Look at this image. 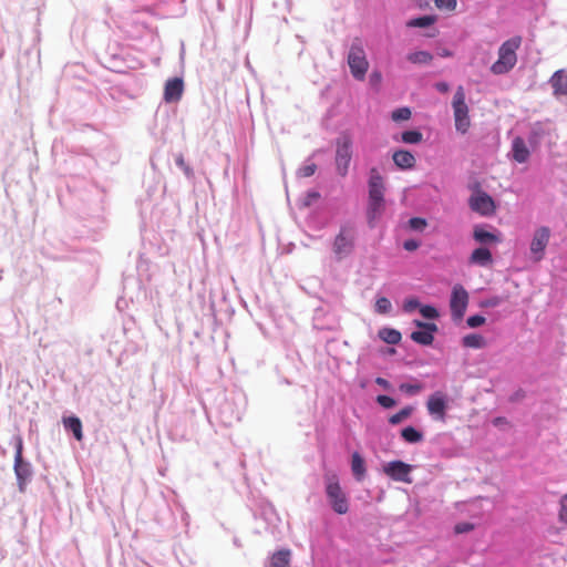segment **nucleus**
Here are the masks:
<instances>
[{
  "label": "nucleus",
  "instance_id": "nucleus-43",
  "mask_svg": "<svg viewBox=\"0 0 567 567\" xmlns=\"http://www.w3.org/2000/svg\"><path fill=\"white\" fill-rule=\"evenodd\" d=\"M392 303L386 297H380L375 301V311L382 315H386L391 311Z\"/></svg>",
  "mask_w": 567,
  "mask_h": 567
},
{
  "label": "nucleus",
  "instance_id": "nucleus-9",
  "mask_svg": "<svg viewBox=\"0 0 567 567\" xmlns=\"http://www.w3.org/2000/svg\"><path fill=\"white\" fill-rule=\"evenodd\" d=\"M549 227L540 226L535 229L529 244L530 260H533L534 262H539L544 259L545 251L549 243Z\"/></svg>",
  "mask_w": 567,
  "mask_h": 567
},
{
  "label": "nucleus",
  "instance_id": "nucleus-14",
  "mask_svg": "<svg viewBox=\"0 0 567 567\" xmlns=\"http://www.w3.org/2000/svg\"><path fill=\"white\" fill-rule=\"evenodd\" d=\"M412 471V466L401 460H395L388 462L383 466V472L396 482L411 483L412 480L410 477V473Z\"/></svg>",
  "mask_w": 567,
  "mask_h": 567
},
{
  "label": "nucleus",
  "instance_id": "nucleus-38",
  "mask_svg": "<svg viewBox=\"0 0 567 567\" xmlns=\"http://www.w3.org/2000/svg\"><path fill=\"white\" fill-rule=\"evenodd\" d=\"M10 444L14 447V461L23 460V440L21 435H13L11 437Z\"/></svg>",
  "mask_w": 567,
  "mask_h": 567
},
{
  "label": "nucleus",
  "instance_id": "nucleus-7",
  "mask_svg": "<svg viewBox=\"0 0 567 567\" xmlns=\"http://www.w3.org/2000/svg\"><path fill=\"white\" fill-rule=\"evenodd\" d=\"M326 495L332 511L339 515H343L349 511V501L343 493L338 481H328L326 484Z\"/></svg>",
  "mask_w": 567,
  "mask_h": 567
},
{
  "label": "nucleus",
  "instance_id": "nucleus-24",
  "mask_svg": "<svg viewBox=\"0 0 567 567\" xmlns=\"http://www.w3.org/2000/svg\"><path fill=\"white\" fill-rule=\"evenodd\" d=\"M545 134L546 131L540 123H536L535 125H533L527 135L528 146L533 151H536L542 145Z\"/></svg>",
  "mask_w": 567,
  "mask_h": 567
},
{
  "label": "nucleus",
  "instance_id": "nucleus-59",
  "mask_svg": "<svg viewBox=\"0 0 567 567\" xmlns=\"http://www.w3.org/2000/svg\"><path fill=\"white\" fill-rule=\"evenodd\" d=\"M147 3H146V7H150V6H153V4H157V3H166L165 1H155V2H151V1H147L145 0Z\"/></svg>",
  "mask_w": 567,
  "mask_h": 567
},
{
  "label": "nucleus",
  "instance_id": "nucleus-41",
  "mask_svg": "<svg viewBox=\"0 0 567 567\" xmlns=\"http://www.w3.org/2000/svg\"><path fill=\"white\" fill-rule=\"evenodd\" d=\"M321 198V194L316 189H309L302 200L301 206L302 207H311L316 202H318Z\"/></svg>",
  "mask_w": 567,
  "mask_h": 567
},
{
  "label": "nucleus",
  "instance_id": "nucleus-61",
  "mask_svg": "<svg viewBox=\"0 0 567 567\" xmlns=\"http://www.w3.org/2000/svg\"><path fill=\"white\" fill-rule=\"evenodd\" d=\"M166 529H167V530H172V532H174V530H175V527H174L173 525H168V526H166Z\"/></svg>",
  "mask_w": 567,
  "mask_h": 567
},
{
  "label": "nucleus",
  "instance_id": "nucleus-55",
  "mask_svg": "<svg viewBox=\"0 0 567 567\" xmlns=\"http://www.w3.org/2000/svg\"><path fill=\"white\" fill-rule=\"evenodd\" d=\"M467 505L468 502H457L455 503V508L461 513H465L467 512Z\"/></svg>",
  "mask_w": 567,
  "mask_h": 567
},
{
  "label": "nucleus",
  "instance_id": "nucleus-54",
  "mask_svg": "<svg viewBox=\"0 0 567 567\" xmlns=\"http://www.w3.org/2000/svg\"><path fill=\"white\" fill-rule=\"evenodd\" d=\"M375 383L386 391L392 389V384L390 383V381L382 377H378L375 379Z\"/></svg>",
  "mask_w": 567,
  "mask_h": 567
},
{
  "label": "nucleus",
  "instance_id": "nucleus-53",
  "mask_svg": "<svg viewBox=\"0 0 567 567\" xmlns=\"http://www.w3.org/2000/svg\"><path fill=\"white\" fill-rule=\"evenodd\" d=\"M434 87L437 92L444 94L450 91V84L446 81H439L434 84Z\"/></svg>",
  "mask_w": 567,
  "mask_h": 567
},
{
  "label": "nucleus",
  "instance_id": "nucleus-29",
  "mask_svg": "<svg viewBox=\"0 0 567 567\" xmlns=\"http://www.w3.org/2000/svg\"><path fill=\"white\" fill-rule=\"evenodd\" d=\"M291 553L289 549H280L274 553L269 565L266 567H289Z\"/></svg>",
  "mask_w": 567,
  "mask_h": 567
},
{
  "label": "nucleus",
  "instance_id": "nucleus-42",
  "mask_svg": "<svg viewBox=\"0 0 567 567\" xmlns=\"http://www.w3.org/2000/svg\"><path fill=\"white\" fill-rule=\"evenodd\" d=\"M375 402L385 410L393 409L398 404V401L388 394L377 395Z\"/></svg>",
  "mask_w": 567,
  "mask_h": 567
},
{
  "label": "nucleus",
  "instance_id": "nucleus-46",
  "mask_svg": "<svg viewBox=\"0 0 567 567\" xmlns=\"http://www.w3.org/2000/svg\"><path fill=\"white\" fill-rule=\"evenodd\" d=\"M503 302V298L499 296H492L480 302L481 308H495Z\"/></svg>",
  "mask_w": 567,
  "mask_h": 567
},
{
  "label": "nucleus",
  "instance_id": "nucleus-13",
  "mask_svg": "<svg viewBox=\"0 0 567 567\" xmlns=\"http://www.w3.org/2000/svg\"><path fill=\"white\" fill-rule=\"evenodd\" d=\"M472 237L480 244V246L484 247H487L488 245H496L502 241L501 233L494 227L485 224L475 225Z\"/></svg>",
  "mask_w": 567,
  "mask_h": 567
},
{
  "label": "nucleus",
  "instance_id": "nucleus-20",
  "mask_svg": "<svg viewBox=\"0 0 567 567\" xmlns=\"http://www.w3.org/2000/svg\"><path fill=\"white\" fill-rule=\"evenodd\" d=\"M313 328L317 330H334L337 322L333 317L329 316L324 308L319 307L315 310L312 318Z\"/></svg>",
  "mask_w": 567,
  "mask_h": 567
},
{
  "label": "nucleus",
  "instance_id": "nucleus-32",
  "mask_svg": "<svg viewBox=\"0 0 567 567\" xmlns=\"http://www.w3.org/2000/svg\"><path fill=\"white\" fill-rule=\"evenodd\" d=\"M462 346L478 350L486 347V340L480 333H468L462 338Z\"/></svg>",
  "mask_w": 567,
  "mask_h": 567
},
{
  "label": "nucleus",
  "instance_id": "nucleus-26",
  "mask_svg": "<svg viewBox=\"0 0 567 567\" xmlns=\"http://www.w3.org/2000/svg\"><path fill=\"white\" fill-rule=\"evenodd\" d=\"M63 425L64 429L73 434V436L80 441L83 437V431H82V422L81 420L75 416H65L63 417Z\"/></svg>",
  "mask_w": 567,
  "mask_h": 567
},
{
  "label": "nucleus",
  "instance_id": "nucleus-18",
  "mask_svg": "<svg viewBox=\"0 0 567 567\" xmlns=\"http://www.w3.org/2000/svg\"><path fill=\"white\" fill-rule=\"evenodd\" d=\"M117 47H109L103 55L105 68L114 72H123L124 59Z\"/></svg>",
  "mask_w": 567,
  "mask_h": 567
},
{
  "label": "nucleus",
  "instance_id": "nucleus-5",
  "mask_svg": "<svg viewBox=\"0 0 567 567\" xmlns=\"http://www.w3.org/2000/svg\"><path fill=\"white\" fill-rule=\"evenodd\" d=\"M452 107L454 112L455 130L461 134H466L471 120L468 115V106L465 102V93L462 86H458L452 100Z\"/></svg>",
  "mask_w": 567,
  "mask_h": 567
},
{
  "label": "nucleus",
  "instance_id": "nucleus-49",
  "mask_svg": "<svg viewBox=\"0 0 567 567\" xmlns=\"http://www.w3.org/2000/svg\"><path fill=\"white\" fill-rule=\"evenodd\" d=\"M316 171L317 165L315 163H309L298 169V175L301 177H310L316 173Z\"/></svg>",
  "mask_w": 567,
  "mask_h": 567
},
{
  "label": "nucleus",
  "instance_id": "nucleus-44",
  "mask_svg": "<svg viewBox=\"0 0 567 567\" xmlns=\"http://www.w3.org/2000/svg\"><path fill=\"white\" fill-rule=\"evenodd\" d=\"M485 322H486V318L483 315H480V313L471 315L466 319V324L471 329L480 328Z\"/></svg>",
  "mask_w": 567,
  "mask_h": 567
},
{
  "label": "nucleus",
  "instance_id": "nucleus-35",
  "mask_svg": "<svg viewBox=\"0 0 567 567\" xmlns=\"http://www.w3.org/2000/svg\"><path fill=\"white\" fill-rule=\"evenodd\" d=\"M419 312L421 317L427 321L437 320L440 318V311L434 305L421 303Z\"/></svg>",
  "mask_w": 567,
  "mask_h": 567
},
{
  "label": "nucleus",
  "instance_id": "nucleus-3",
  "mask_svg": "<svg viewBox=\"0 0 567 567\" xmlns=\"http://www.w3.org/2000/svg\"><path fill=\"white\" fill-rule=\"evenodd\" d=\"M355 246V227L348 221L340 226L339 233L334 237L332 251L337 260H341L352 254Z\"/></svg>",
  "mask_w": 567,
  "mask_h": 567
},
{
  "label": "nucleus",
  "instance_id": "nucleus-8",
  "mask_svg": "<svg viewBox=\"0 0 567 567\" xmlns=\"http://www.w3.org/2000/svg\"><path fill=\"white\" fill-rule=\"evenodd\" d=\"M468 299V292L461 284L453 286L450 296V310L453 321L457 322L464 318Z\"/></svg>",
  "mask_w": 567,
  "mask_h": 567
},
{
  "label": "nucleus",
  "instance_id": "nucleus-10",
  "mask_svg": "<svg viewBox=\"0 0 567 567\" xmlns=\"http://www.w3.org/2000/svg\"><path fill=\"white\" fill-rule=\"evenodd\" d=\"M413 324L416 327V330L412 331L410 334L411 340L420 346H431L439 330L437 324L419 319H414Z\"/></svg>",
  "mask_w": 567,
  "mask_h": 567
},
{
  "label": "nucleus",
  "instance_id": "nucleus-28",
  "mask_svg": "<svg viewBox=\"0 0 567 567\" xmlns=\"http://www.w3.org/2000/svg\"><path fill=\"white\" fill-rule=\"evenodd\" d=\"M379 338L388 344L395 346L400 343L402 334L394 328L384 327L379 330Z\"/></svg>",
  "mask_w": 567,
  "mask_h": 567
},
{
  "label": "nucleus",
  "instance_id": "nucleus-37",
  "mask_svg": "<svg viewBox=\"0 0 567 567\" xmlns=\"http://www.w3.org/2000/svg\"><path fill=\"white\" fill-rule=\"evenodd\" d=\"M420 306L421 301L419 300V298L415 296H410L403 300L402 310L405 313H412L415 310H419Z\"/></svg>",
  "mask_w": 567,
  "mask_h": 567
},
{
  "label": "nucleus",
  "instance_id": "nucleus-19",
  "mask_svg": "<svg viewBox=\"0 0 567 567\" xmlns=\"http://www.w3.org/2000/svg\"><path fill=\"white\" fill-rule=\"evenodd\" d=\"M493 254L489 248L478 246L471 252L468 264L480 267H489L493 264Z\"/></svg>",
  "mask_w": 567,
  "mask_h": 567
},
{
  "label": "nucleus",
  "instance_id": "nucleus-30",
  "mask_svg": "<svg viewBox=\"0 0 567 567\" xmlns=\"http://www.w3.org/2000/svg\"><path fill=\"white\" fill-rule=\"evenodd\" d=\"M436 21L435 16L432 14H422L414 18H411L406 21L408 28H420L426 29L433 25Z\"/></svg>",
  "mask_w": 567,
  "mask_h": 567
},
{
  "label": "nucleus",
  "instance_id": "nucleus-2",
  "mask_svg": "<svg viewBox=\"0 0 567 567\" xmlns=\"http://www.w3.org/2000/svg\"><path fill=\"white\" fill-rule=\"evenodd\" d=\"M247 405L246 395L240 390L230 391L224 396L217 406V417L225 426H231L239 422Z\"/></svg>",
  "mask_w": 567,
  "mask_h": 567
},
{
  "label": "nucleus",
  "instance_id": "nucleus-34",
  "mask_svg": "<svg viewBox=\"0 0 567 567\" xmlns=\"http://www.w3.org/2000/svg\"><path fill=\"white\" fill-rule=\"evenodd\" d=\"M515 64L516 63H514V61H508V60L505 61V60L497 59V61H495L492 64L491 71H492V73H494L496 75L506 74L515 66Z\"/></svg>",
  "mask_w": 567,
  "mask_h": 567
},
{
  "label": "nucleus",
  "instance_id": "nucleus-56",
  "mask_svg": "<svg viewBox=\"0 0 567 567\" xmlns=\"http://www.w3.org/2000/svg\"><path fill=\"white\" fill-rule=\"evenodd\" d=\"M523 395H524L523 391H522V390H519V391H517V392H515V393L513 394V396L511 398V400H512V401H516V400H518L519 398H522Z\"/></svg>",
  "mask_w": 567,
  "mask_h": 567
},
{
  "label": "nucleus",
  "instance_id": "nucleus-58",
  "mask_svg": "<svg viewBox=\"0 0 567 567\" xmlns=\"http://www.w3.org/2000/svg\"><path fill=\"white\" fill-rule=\"evenodd\" d=\"M380 79H381V74H380V73H378V72H373V73L371 74V81H373V80H380Z\"/></svg>",
  "mask_w": 567,
  "mask_h": 567
},
{
  "label": "nucleus",
  "instance_id": "nucleus-27",
  "mask_svg": "<svg viewBox=\"0 0 567 567\" xmlns=\"http://www.w3.org/2000/svg\"><path fill=\"white\" fill-rule=\"evenodd\" d=\"M394 140L404 144L416 145L423 141V134L419 128H410L403 131L400 137H394Z\"/></svg>",
  "mask_w": 567,
  "mask_h": 567
},
{
  "label": "nucleus",
  "instance_id": "nucleus-17",
  "mask_svg": "<svg viewBox=\"0 0 567 567\" xmlns=\"http://www.w3.org/2000/svg\"><path fill=\"white\" fill-rule=\"evenodd\" d=\"M522 44V38L519 35H515L508 40H506L498 50V59L501 60H508L514 61V63L517 62V55L516 50Z\"/></svg>",
  "mask_w": 567,
  "mask_h": 567
},
{
  "label": "nucleus",
  "instance_id": "nucleus-60",
  "mask_svg": "<svg viewBox=\"0 0 567 567\" xmlns=\"http://www.w3.org/2000/svg\"><path fill=\"white\" fill-rule=\"evenodd\" d=\"M442 55H443V56H451V55H452V53H451L450 51L445 50V51L443 52V54H442Z\"/></svg>",
  "mask_w": 567,
  "mask_h": 567
},
{
  "label": "nucleus",
  "instance_id": "nucleus-1",
  "mask_svg": "<svg viewBox=\"0 0 567 567\" xmlns=\"http://www.w3.org/2000/svg\"><path fill=\"white\" fill-rule=\"evenodd\" d=\"M385 209V183L384 178L377 167L369 169L368 176V203H367V223L370 228H374L377 221L381 218Z\"/></svg>",
  "mask_w": 567,
  "mask_h": 567
},
{
  "label": "nucleus",
  "instance_id": "nucleus-50",
  "mask_svg": "<svg viewBox=\"0 0 567 567\" xmlns=\"http://www.w3.org/2000/svg\"><path fill=\"white\" fill-rule=\"evenodd\" d=\"M402 246L406 251H415L421 246V241L415 238H409L403 241Z\"/></svg>",
  "mask_w": 567,
  "mask_h": 567
},
{
  "label": "nucleus",
  "instance_id": "nucleus-4",
  "mask_svg": "<svg viewBox=\"0 0 567 567\" xmlns=\"http://www.w3.org/2000/svg\"><path fill=\"white\" fill-rule=\"evenodd\" d=\"M352 137L348 133H342L336 140V169L342 177L347 176L349 171L352 158Z\"/></svg>",
  "mask_w": 567,
  "mask_h": 567
},
{
  "label": "nucleus",
  "instance_id": "nucleus-47",
  "mask_svg": "<svg viewBox=\"0 0 567 567\" xmlns=\"http://www.w3.org/2000/svg\"><path fill=\"white\" fill-rule=\"evenodd\" d=\"M558 517L563 524L567 525V493L559 501Z\"/></svg>",
  "mask_w": 567,
  "mask_h": 567
},
{
  "label": "nucleus",
  "instance_id": "nucleus-21",
  "mask_svg": "<svg viewBox=\"0 0 567 567\" xmlns=\"http://www.w3.org/2000/svg\"><path fill=\"white\" fill-rule=\"evenodd\" d=\"M392 159L394 165L400 171H409L414 168L416 159L412 152L403 148H399L393 152Z\"/></svg>",
  "mask_w": 567,
  "mask_h": 567
},
{
  "label": "nucleus",
  "instance_id": "nucleus-52",
  "mask_svg": "<svg viewBox=\"0 0 567 567\" xmlns=\"http://www.w3.org/2000/svg\"><path fill=\"white\" fill-rule=\"evenodd\" d=\"M130 22H135V19H134L133 16H130L127 18L122 17L120 19V21H116V23L118 24V28L122 29L125 32H130L128 31Z\"/></svg>",
  "mask_w": 567,
  "mask_h": 567
},
{
  "label": "nucleus",
  "instance_id": "nucleus-51",
  "mask_svg": "<svg viewBox=\"0 0 567 567\" xmlns=\"http://www.w3.org/2000/svg\"><path fill=\"white\" fill-rule=\"evenodd\" d=\"M176 165L183 169V172L185 173V175L187 177H190L193 175V171L192 168L185 163L183 156H178L175 161Z\"/></svg>",
  "mask_w": 567,
  "mask_h": 567
},
{
  "label": "nucleus",
  "instance_id": "nucleus-22",
  "mask_svg": "<svg viewBox=\"0 0 567 567\" xmlns=\"http://www.w3.org/2000/svg\"><path fill=\"white\" fill-rule=\"evenodd\" d=\"M529 155V146L526 144L525 140L520 136H516L512 142L513 159L519 164H524L528 161Z\"/></svg>",
  "mask_w": 567,
  "mask_h": 567
},
{
  "label": "nucleus",
  "instance_id": "nucleus-39",
  "mask_svg": "<svg viewBox=\"0 0 567 567\" xmlns=\"http://www.w3.org/2000/svg\"><path fill=\"white\" fill-rule=\"evenodd\" d=\"M427 226V220L423 217H411L408 220V227L412 231L421 233L423 231Z\"/></svg>",
  "mask_w": 567,
  "mask_h": 567
},
{
  "label": "nucleus",
  "instance_id": "nucleus-33",
  "mask_svg": "<svg viewBox=\"0 0 567 567\" xmlns=\"http://www.w3.org/2000/svg\"><path fill=\"white\" fill-rule=\"evenodd\" d=\"M413 411H414V408L412 405H405L400 411L392 414L389 417L388 422L391 425H399L402 422H404L406 419H409L412 415Z\"/></svg>",
  "mask_w": 567,
  "mask_h": 567
},
{
  "label": "nucleus",
  "instance_id": "nucleus-15",
  "mask_svg": "<svg viewBox=\"0 0 567 567\" xmlns=\"http://www.w3.org/2000/svg\"><path fill=\"white\" fill-rule=\"evenodd\" d=\"M13 471L17 478L18 488L21 493H23L31 483L33 477V467L31 463L23 458L19 461H14Z\"/></svg>",
  "mask_w": 567,
  "mask_h": 567
},
{
  "label": "nucleus",
  "instance_id": "nucleus-11",
  "mask_svg": "<svg viewBox=\"0 0 567 567\" xmlns=\"http://www.w3.org/2000/svg\"><path fill=\"white\" fill-rule=\"evenodd\" d=\"M348 64L351 74L357 80H363L368 71V61L362 48L352 45L348 54Z\"/></svg>",
  "mask_w": 567,
  "mask_h": 567
},
{
  "label": "nucleus",
  "instance_id": "nucleus-16",
  "mask_svg": "<svg viewBox=\"0 0 567 567\" xmlns=\"http://www.w3.org/2000/svg\"><path fill=\"white\" fill-rule=\"evenodd\" d=\"M183 92V79L178 76L171 78L165 82L163 100L166 103H177L182 99Z\"/></svg>",
  "mask_w": 567,
  "mask_h": 567
},
{
  "label": "nucleus",
  "instance_id": "nucleus-25",
  "mask_svg": "<svg viewBox=\"0 0 567 567\" xmlns=\"http://www.w3.org/2000/svg\"><path fill=\"white\" fill-rule=\"evenodd\" d=\"M401 439L408 444H416L423 441L424 434L413 425L404 426L400 432Z\"/></svg>",
  "mask_w": 567,
  "mask_h": 567
},
{
  "label": "nucleus",
  "instance_id": "nucleus-12",
  "mask_svg": "<svg viewBox=\"0 0 567 567\" xmlns=\"http://www.w3.org/2000/svg\"><path fill=\"white\" fill-rule=\"evenodd\" d=\"M449 408V396L442 391H435L427 398V412L435 420L444 421Z\"/></svg>",
  "mask_w": 567,
  "mask_h": 567
},
{
  "label": "nucleus",
  "instance_id": "nucleus-36",
  "mask_svg": "<svg viewBox=\"0 0 567 567\" xmlns=\"http://www.w3.org/2000/svg\"><path fill=\"white\" fill-rule=\"evenodd\" d=\"M412 116L411 109L409 106H401L392 111L391 118L392 121L400 123L404 121H409Z\"/></svg>",
  "mask_w": 567,
  "mask_h": 567
},
{
  "label": "nucleus",
  "instance_id": "nucleus-57",
  "mask_svg": "<svg viewBox=\"0 0 567 567\" xmlns=\"http://www.w3.org/2000/svg\"><path fill=\"white\" fill-rule=\"evenodd\" d=\"M182 519L184 520L185 525L188 524V514L182 508Z\"/></svg>",
  "mask_w": 567,
  "mask_h": 567
},
{
  "label": "nucleus",
  "instance_id": "nucleus-31",
  "mask_svg": "<svg viewBox=\"0 0 567 567\" xmlns=\"http://www.w3.org/2000/svg\"><path fill=\"white\" fill-rule=\"evenodd\" d=\"M406 60L412 64L427 65L433 60V54L425 50L413 51L406 54Z\"/></svg>",
  "mask_w": 567,
  "mask_h": 567
},
{
  "label": "nucleus",
  "instance_id": "nucleus-23",
  "mask_svg": "<svg viewBox=\"0 0 567 567\" xmlns=\"http://www.w3.org/2000/svg\"><path fill=\"white\" fill-rule=\"evenodd\" d=\"M351 472L357 482H362L365 477V461L358 451L353 452L351 455Z\"/></svg>",
  "mask_w": 567,
  "mask_h": 567
},
{
  "label": "nucleus",
  "instance_id": "nucleus-48",
  "mask_svg": "<svg viewBox=\"0 0 567 567\" xmlns=\"http://www.w3.org/2000/svg\"><path fill=\"white\" fill-rule=\"evenodd\" d=\"M435 6L440 10L453 11L455 10L457 2L456 0H435Z\"/></svg>",
  "mask_w": 567,
  "mask_h": 567
},
{
  "label": "nucleus",
  "instance_id": "nucleus-45",
  "mask_svg": "<svg viewBox=\"0 0 567 567\" xmlns=\"http://www.w3.org/2000/svg\"><path fill=\"white\" fill-rule=\"evenodd\" d=\"M475 528V524L470 522H460L454 525V533L456 535L466 534L472 532Z\"/></svg>",
  "mask_w": 567,
  "mask_h": 567
},
{
  "label": "nucleus",
  "instance_id": "nucleus-6",
  "mask_svg": "<svg viewBox=\"0 0 567 567\" xmlns=\"http://www.w3.org/2000/svg\"><path fill=\"white\" fill-rule=\"evenodd\" d=\"M468 206L481 216L488 217L495 214L496 204L493 197L476 186L475 190L468 198Z\"/></svg>",
  "mask_w": 567,
  "mask_h": 567
},
{
  "label": "nucleus",
  "instance_id": "nucleus-40",
  "mask_svg": "<svg viewBox=\"0 0 567 567\" xmlns=\"http://www.w3.org/2000/svg\"><path fill=\"white\" fill-rule=\"evenodd\" d=\"M399 388H400V391H402L403 393L413 396L421 392L423 385L420 382H414V383L404 382V383H401Z\"/></svg>",
  "mask_w": 567,
  "mask_h": 567
}]
</instances>
